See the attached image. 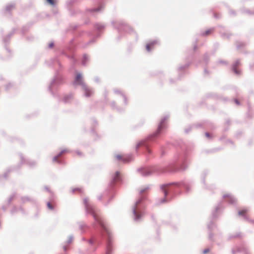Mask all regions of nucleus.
Returning a JSON list of instances; mask_svg holds the SVG:
<instances>
[{
  "instance_id": "f257e3e1",
  "label": "nucleus",
  "mask_w": 254,
  "mask_h": 254,
  "mask_svg": "<svg viewBox=\"0 0 254 254\" xmlns=\"http://www.w3.org/2000/svg\"><path fill=\"white\" fill-rule=\"evenodd\" d=\"M86 209L87 211L92 214L95 219L100 224V225L104 228V225L102 220L96 214L94 207L90 203L88 198H85L83 200Z\"/></svg>"
},
{
  "instance_id": "f03ea898",
  "label": "nucleus",
  "mask_w": 254,
  "mask_h": 254,
  "mask_svg": "<svg viewBox=\"0 0 254 254\" xmlns=\"http://www.w3.org/2000/svg\"><path fill=\"white\" fill-rule=\"evenodd\" d=\"M166 126V120L165 119H162L158 125L157 131L155 132L154 136L157 135L159 134L162 130L164 129Z\"/></svg>"
},
{
  "instance_id": "7ed1b4c3",
  "label": "nucleus",
  "mask_w": 254,
  "mask_h": 254,
  "mask_svg": "<svg viewBox=\"0 0 254 254\" xmlns=\"http://www.w3.org/2000/svg\"><path fill=\"white\" fill-rule=\"evenodd\" d=\"M115 157L119 161H122L124 162H127L131 160V157L128 156L117 155Z\"/></svg>"
},
{
  "instance_id": "20e7f679",
  "label": "nucleus",
  "mask_w": 254,
  "mask_h": 254,
  "mask_svg": "<svg viewBox=\"0 0 254 254\" xmlns=\"http://www.w3.org/2000/svg\"><path fill=\"white\" fill-rule=\"evenodd\" d=\"M156 43L157 42L156 41H153L147 44L146 46V50L148 52L150 51L151 50V48L153 47V46L156 44Z\"/></svg>"
},
{
  "instance_id": "39448f33",
  "label": "nucleus",
  "mask_w": 254,
  "mask_h": 254,
  "mask_svg": "<svg viewBox=\"0 0 254 254\" xmlns=\"http://www.w3.org/2000/svg\"><path fill=\"white\" fill-rule=\"evenodd\" d=\"M75 82L77 83V84H81L82 83V77H81V75L79 73H78L76 76V77H75Z\"/></svg>"
},
{
  "instance_id": "423d86ee",
  "label": "nucleus",
  "mask_w": 254,
  "mask_h": 254,
  "mask_svg": "<svg viewBox=\"0 0 254 254\" xmlns=\"http://www.w3.org/2000/svg\"><path fill=\"white\" fill-rule=\"evenodd\" d=\"M213 31V30L212 29H209L208 30H206L202 34L204 36H207L211 33H212Z\"/></svg>"
},
{
  "instance_id": "0eeeda50",
  "label": "nucleus",
  "mask_w": 254,
  "mask_h": 254,
  "mask_svg": "<svg viewBox=\"0 0 254 254\" xmlns=\"http://www.w3.org/2000/svg\"><path fill=\"white\" fill-rule=\"evenodd\" d=\"M61 157L60 156H59V154L57 155V156H55L53 158V162L54 163H58L60 162L59 158Z\"/></svg>"
},
{
  "instance_id": "6e6552de",
  "label": "nucleus",
  "mask_w": 254,
  "mask_h": 254,
  "mask_svg": "<svg viewBox=\"0 0 254 254\" xmlns=\"http://www.w3.org/2000/svg\"><path fill=\"white\" fill-rule=\"evenodd\" d=\"M247 210L246 209H243L241 210H240L238 212L239 215L241 216L245 215V214L247 213Z\"/></svg>"
},
{
  "instance_id": "1a4fd4ad",
  "label": "nucleus",
  "mask_w": 254,
  "mask_h": 254,
  "mask_svg": "<svg viewBox=\"0 0 254 254\" xmlns=\"http://www.w3.org/2000/svg\"><path fill=\"white\" fill-rule=\"evenodd\" d=\"M119 173L117 172L115 174V176L114 178V182H117L119 180Z\"/></svg>"
},
{
  "instance_id": "9d476101",
  "label": "nucleus",
  "mask_w": 254,
  "mask_h": 254,
  "mask_svg": "<svg viewBox=\"0 0 254 254\" xmlns=\"http://www.w3.org/2000/svg\"><path fill=\"white\" fill-rule=\"evenodd\" d=\"M47 207L50 210H53L54 208V206L50 202L47 203Z\"/></svg>"
},
{
  "instance_id": "9b49d317",
  "label": "nucleus",
  "mask_w": 254,
  "mask_h": 254,
  "mask_svg": "<svg viewBox=\"0 0 254 254\" xmlns=\"http://www.w3.org/2000/svg\"><path fill=\"white\" fill-rule=\"evenodd\" d=\"M68 150L67 149H64L61 151V152L59 154V156H61L63 154L67 152Z\"/></svg>"
},
{
  "instance_id": "f8f14e48",
  "label": "nucleus",
  "mask_w": 254,
  "mask_h": 254,
  "mask_svg": "<svg viewBox=\"0 0 254 254\" xmlns=\"http://www.w3.org/2000/svg\"><path fill=\"white\" fill-rule=\"evenodd\" d=\"M51 5H54L55 3L54 0H46Z\"/></svg>"
},
{
  "instance_id": "ddd939ff",
  "label": "nucleus",
  "mask_w": 254,
  "mask_h": 254,
  "mask_svg": "<svg viewBox=\"0 0 254 254\" xmlns=\"http://www.w3.org/2000/svg\"><path fill=\"white\" fill-rule=\"evenodd\" d=\"M209 252V250L207 249H205L203 251V253L204 254H207V253H208Z\"/></svg>"
},
{
  "instance_id": "4468645a",
  "label": "nucleus",
  "mask_w": 254,
  "mask_h": 254,
  "mask_svg": "<svg viewBox=\"0 0 254 254\" xmlns=\"http://www.w3.org/2000/svg\"><path fill=\"white\" fill-rule=\"evenodd\" d=\"M163 193H164V194L165 195H167V190L164 189H163Z\"/></svg>"
},
{
  "instance_id": "2eb2a0df",
  "label": "nucleus",
  "mask_w": 254,
  "mask_h": 254,
  "mask_svg": "<svg viewBox=\"0 0 254 254\" xmlns=\"http://www.w3.org/2000/svg\"><path fill=\"white\" fill-rule=\"evenodd\" d=\"M205 135L207 137H209L210 136L209 133L208 132L205 133Z\"/></svg>"
},
{
  "instance_id": "dca6fc26",
  "label": "nucleus",
  "mask_w": 254,
  "mask_h": 254,
  "mask_svg": "<svg viewBox=\"0 0 254 254\" xmlns=\"http://www.w3.org/2000/svg\"><path fill=\"white\" fill-rule=\"evenodd\" d=\"M234 71H235V72L236 73H237V74H239V71H238L236 68H235V69H234Z\"/></svg>"
},
{
  "instance_id": "f3484780",
  "label": "nucleus",
  "mask_w": 254,
  "mask_h": 254,
  "mask_svg": "<svg viewBox=\"0 0 254 254\" xmlns=\"http://www.w3.org/2000/svg\"><path fill=\"white\" fill-rule=\"evenodd\" d=\"M49 46H50V47L52 48V47H53V44H50L49 45Z\"/></svg>"
},
{
  "instance_id": "a211bd4d",
  "label": "nucleus",
  "mask_w": 254,
  "mask_h": 254,
  "mask_svg": "<svg viewBox=\"0 0 254 254\" xmlns=\"http://www.w3.org/2000/svg\"><path fill=\"white\" fill-rule=\"evenodd\" d=\"M63 249H64V251H65L66 250V247H64Z\"/></svg>"
},
{
  "instance_id": "6ab92c4d",
  "label": "nucleus",
  "mask_w": 254,
  "mask_h": 254,
  "mask_svg": "<svg viewBox=\"0 0 254 254\" xmlns=\"http://www.w3.org/2000/svg\"><path fill=\"white\" fill-rule=\"evenodd\" d=\"M235 102H236V103L237 104H239V102H238V100H236L235 101Z\"/></svg>"
}]
</instances>
